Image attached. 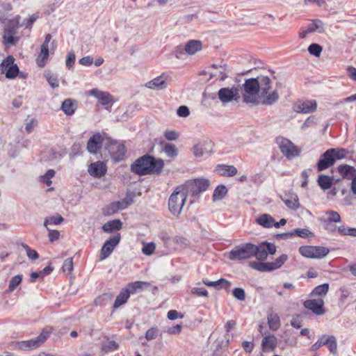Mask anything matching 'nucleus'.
<instances>
[{
	"instance_id": "1",
	"label": "nucleus",
	"mask_w": 356,
	"mask_h": 356,
	"mask_svg": "<svg viewBox=\"0 0 356 356\" xmlns=\"http://www.w3.org/2000/svg\"><path fill=\"white\" fill-rule=\"evenodd\" d=\"M163 165L162 160H156L151 156L145 155L134 162L131 165V170L139 175L159 174Z\"/></svg>"
},
{
	"instance_id": "2",
	"label": "nucleus",
	"mask_w": 356,
	"mask_h": 356,
	"mask_svg": "<svg viewBox=\"0 0 356 356\" xmlns=\"http://www.w3.org/2000/svg\"><path fill=\"white\" fill-rule=\"evenodd\" d=\"M257 79L259 86V95L261 98V103L267 106L275 103L279 99V94L276 90L270 92L272 86L271 79L267 76H259L257 77Z\"/></svg>"
},
{
	"instance_id": "3",
	"label": "nucleus",
	"mask_w": 356,
	"mask_h": 356,
	"mask_svg": "<svg viewBox=\"0 0 356 356\" xmlns=\"http://www.w3.org/2000/svg\"><path fill=\"white\" fill-rule=\"evenodd\" d=\"M179 186L181 190L184 191L186 197L188 195L195 197L207 190L209 186V181L204 178L194 179L188 180L184 184Z\"/></svg>"
},
{
	"instance_id": "4",
	"label": "nucleus",
	"mask_w": 356,
	"mask_h": 356,
	"mask_svg": "<svg viewBox=\"0 0 356 356\" xmlns=\"http://www.w3.org/2000/svg\"><path fill=\"white\" fill-rule=\"evenodd\" d=\"M257 78L248 79L243 84L244 92L243 94V101L245 103L253 104H259V86Z\"/></svg>"
},
{
	"instance_id": "5",
	"label": "nucleus",
	"mask_w": 356,
	"mask_h": 356,
	"mask_svg": "<svg viewBox=\"0 0 356 356\" xmlns=\"http://www.w3.org/2000/svg\"><path fill=\"white\" fill-rule=\"evenodd\" d=\"M183 191L179 186H177L169 197L168 209L175 216H178L180 214L185 204L187 197Z\"/></svg>"
},
{
	"instance_id": "6",
	"label": "nucleus",
	"mask_w": 356,
	"mask_h": 356,
	"mask_svg": "<svg viewBox=\"0 0 356 356\" xmlns=\"http://www.w3.org/2000/svg\"><path fill=\"white\" fill-rule=\"evenodd\" d=\"M51 330L44 329L41 333L36 337L27 341H20L15 343V348L22 350H29L36 349L43 344L49 337Z\"/></svg>"
},
{
	"instance_id": "7",
	"label": "nucleus",
	"mask_w": 356,
	"mask_h": 356,
	"mask_svg": "<svg viewBox=\"0 0 356 356\" xmlns=\"http://www.w3.org/2000/svg\"><path fill=\"white\" fill-rule=\"evenodd\" d=\"M106 149L108 150L111 159L115 161L124 160L127 152L124 145L118 140L112 139L108 136Z\"/></svg>"
},
{
	"instance_id": "8",
	"label": "nucleus",
	"mask_w": 356,
	"mask_h": 356,
	"mask_svg": "<svg viewBox=\"0 0 356 356\" xmlns=\"http://www.w3.org/2000/svg\"><path fill=\"white\" fill-rule=\"evenodd\" d=\"M253 244L243 243L234 247L229 254V259L232 261H241L252 257Z\"/></svg>"
},
{
	"instance_id": "9",
	"label": "nucleus",
	"mask_w": 356,
	"mask_h": 356,
	"mask_svg": "<svg viewBox=\"0 0 356 356\" xmlns=\"http://www.w3.org/2000/svg\"><path fill=\"white\" fill-rule=\"evenodd\" d=\"M108 138V134L104 132L93 134L88 141L87 150L91 154H97L102 146L106 148Z\"/></svg>"
},
{
	"instance_id": "10",
	"label": "nucleus",
	"mask_w": 356,
	"mask_h": 356,
	"mask_svg": "<svg viewBox=\"0 0 356 356\" xmlns=\"http://www.w3.org/2000/svg\"><path fill=\"white\" fill-rule=\"evenodd\" d=\"M300 254L309 259H321L329 253V249L321 246L304 245L299 248Z\"/></svg>"
},
{
	"instance_id": "11",
	"label": "nucleus",
	"mask_w": 356,
	"mask_h": 356,
	"mask_svg": "<svg viewBox=\"0 0 356 356\" xmlns=\"http://www.w3.org/2000/svg\"><path fill=\"white\" fill-rule=\"evenodd\" d=\"M276 142L280 151L287 159H291L299 156L298 147L289 139L280 137L276 139Z\"/></svg>"
},
{
	"instance_id": "12",
	"label": "nucleus",
	"mask_w": 356,
	"mask_h": 356,
	"mask_svg": "<svg viewBox=\"0 0 356 356\" xmlns=\"http://www.w3.org/2000/svg\"><path fill=\"white\" fill-rule=\"evenodd\" d=\"M15 59L12 56H7L0 64V71L5 73L8 79H13L19 73V67L14 63Z\"/></svg>"
},
{
	"instance_id": "13",
	"label": "nucleus",
	"mask_w": 356,
	"mask_h": 356,
	"mask_svg": "<svg viewBox=\"0 0 356 356\" xmlns=\"http://www.w3.org/2000/svg\"><path fill=\"white\" fill-rule=\"evenodd\" d=\"M120 234H116L113 237L105 241L100 250L99 259L101 261L106 259L111 255L115 248L120 242Z\"/></svg>"
},
{
	"instance_id": "14",
	"label": "nucleus",
	"mask_w": 356,
	"mask_h": 356,
	"mask_svg": "<svg viewBox=\"0 0 356 356\" xmlns=\"http://www.w3.org/2000/svg\"><path fill=\"white\" fill-rule=\"evenodd\" d=\"M303 305L307 309L312 311L316 315H322L325 311L323 307L324 301L323 299H309L304 302Z\"/></svg>"
},
{
	"instance_id": "15",
	"label": "nucleus",
	"mask_w": 356,
	"mask_h": 356,
	"mask_svg": "<svg viewBox=\"0 0 356 356\" xmlns=\"http://www.w3.org/2000/svg\"><path fill=\"white\" fill-rule=\"evenodd\" d=\"M332 152L327 149L323 154H321L317 164V169L318 171H323L332 166L335 161L331 154Z\"/></svg>"
},
{
	"instance_id": "16",
	"label": "nucleus",
	"mask_w": 356,
	"mask_h": 356,
	"mask_svg": "<svg viewBox=\"0 0 356 356\" xmlns=\"http://www.w3.org/2000/svg\"><path fill=\"white\" fill-rule=\"evenodd\" d=\"M317 107L315 100H306L299 102L294 106V111L297 113H309L316 111Z\"/></svg>"
},
{
	"instance_id": "17",
	"label": "nucleus",
	"mask_w": 356,
	"mask_h": 356,
	"mask_svg": "<svg viewBox=\"0 0 356 356\" xmlns=\"http://www.w3.org/2000/svg\"><path fill=\"white\" fill-rule=\"evenodd\" d=\"M89 94L95 97L103 106L112 105L113 103V97L108 92L95 88L90 90Z\"/></svg>"
},
{
	"instance_id": "18",
	"label": "nucleus",
	"mask_w": 356,
	"mask_h": 356,
	"mask_svg": "<svg viewBox=\"0 0 356 356\" xmlns=\"http://www.w3.org/2000/svg\"><path fill=\"white\" fill-rule=\"evenodd\" d=\"M238 97V91L236 88H222L218 91V97L223 103H227Z\"/></svg>"
},
{
	"instance_id": "19",
	"label": "nucleus",
	"mask_w": 356,
	"mask_h": 356,
	"mask_svg": "<svg viewBox=\"0 0 356 356\" xmlns=\"http://www.w3.org/2000/svg\"><path fill=\"white\" fill-rule=\"evenodd\" d=\"M145 86L151 90H161L167 87L166 78L164 74H161L152 80L147 82Z\"/></svg>"
},
{
	"instance_id": "20",
	"label": "nucleus",
	"mask_w": 356,
	"mask_h": 356,
	"mask_svg": "<svg viewBox=\"0 0 356 356\" xmlns=\"http://www.w3.org/2000/svg\"><path fill=\"white\" fill-rule=\"evenodd\" d=\"M88 172L94 177H102L106 172V167L103 162L97 161L89 165Z\"/></svg>"
},
{
	"instance_id": "21",
	"label": "nucleus",
	"mask_w": 356,
	"mask_h": 356,
	"mask_svg": "<svg viewBox=\"0 0 356 356\" xmlns=\"http://www.w3.org/2000/svg\"><path fill=\"white\" fill-rule=\"evenodd\" d=\"M285 205L290 209L297 210L300 207L299 199L298 195L294 193L286 194L281 197Z\"/></svg>"
},
{
	"instance_id": "22",
	"label": "nucleus",
	"mask_w": 356,
	"mask_h": 356,
	"mask_svg": "<svg viewBox=\"0 0 356 356\" xmlns=\"http://www.w3.org/2000/svg\"><path fill=\"white\" fill-rule=\"evenodd\" d=\"M267 321L269 329L270 330L277 331L280 327V318L279 315L274 312L272 309L268 311Z\"/></svg>"
},
{
	"instance_id": "23",
	"label": "nucleus",
	"mask_w": 356,
	"mask_h": 356,
	"mask_svg": "<svg viewBox=\"0 0 356 356\" xmlns=\"http://www.w3.org/2000/svg\"><path fill=\"white\" fill-rule=\"evenodd\" d=\"M338 172L343 179H352L356 177V170L349 165L343 164L338 166Z\"/></svg>"
},
{
	"instance_id": "24",
	"label": "nucleus",
	"mask_w": 356,
	"mask_h": 356,
	"mask_svg": "<svg viewBox=\"0 0 356 356\" xmlns=\"http://www.w3.org/2000/svg\"><path fill=\"white\" fill-rule=\"evenodd\" d=\"M211 147V143H200L193 147L192 152L195 157H201L205 154H210L211 151L209 147Z\"/></svg>"
},
{
	"instance_id": "25",
	"label": "nucleus",
	"mask_w": 356,
	"mask_h": 356,
	"mask_svg": "<svg viewBox=\"0 0 356 356\" xmlns=\"http://www.w3.org/2000/svg\"><path fill=\"white\" fill-rule=\"evenodd\" d=\"M216 171L222 176L232 177L237 173V169L233 165L225 164L218 165Z\"/></svg>"
},
{
	"instance_id": "26",
	"label": "nucleus",
	"mask_w": 356,
	"mask_h": 356,
	"mask_svg": "<svg viewBox=\"0 0 356 356\" xmlns=\"http://www.w3.org/2000/svg\"><path fill=\"white\" fill-rule=\"evenodd\" d=\"M122 222L118 219H115L104 224L102 226V230L106 233H112L114 231L120 230L122 228Z\"/></svg>"
},
{
	"instance_id": "27",
	"label": "nucleus",
	"mask_w": 356,
	"mask_h": 356,
	"mask_svg": "<svg viewBox=\"0 0 356 356\" xmlns=\"http://www.w3.org/2000/svg\"><path fill=\"white\" fill-rule=\"evenodd\" d=\"M202 47L200 41L192 40L186 44L184 49L188 54L193 55L201 50Z\"/></svg>"
},
{
	"instance_id": "28",
	"label": "nucleus",
	"mask_w": 356,
	"mask_h": 356,
	"mask_svg": "<svg viewBox=\"0 0 356 356\" xmlns=\"http://www.w3.org/2000/svg\"><path fill=\"white\" fill-rule=\"evenodd\" d=\"M252 257H255L258 260L264 261L267 259L268 254L265 248V245L261 243L259 245L253 244Z\"/></svg>"
},
{
	"instance_id": "29",
	"label": "nucleus",
	"mask_w": 356,
	"mask_h": 356,
	"mask_svg": "<svg viewBox=\"0 0 356 356\" xmlns=\"http://www.w3.org/2000/svg\"><path fill=\"white\" fill-rule=\"evenodd\" d=\"M130 294L126 289H123L116 297L113 308L116 309L124 305L129 298Z\"/></svg>"
},
{
	"instance_id": "30",
	"label": "nucleus",
	"mask_w": 356,
	"mask_h": 356,
	"mask_svg": "<svg viewBox=\"0 0 356 356\" xmlns=\"http://www.w3.org/2000/svg\"><path fill=\"white\" fill-rule=\"evenodd\" d=\"M317 182L321 188L325 191L331 188L333 184V178L322 174L318 176Z\"/></svg>"
},
{
	"instance_id": "31",
	"label": "nucleus",
	"mask_w": 356,
	"mask_h": 356,
	"mask_svg": "<svg viewBox=\"0 0 356 356\" xmlns=\"http://www.w3.org/2000/svg\"><path fill=\"white\" fill-rule=\"evenodd\" d=\"M257 222L265 228H270L273 226L274 218L270 215L265 213L257 218Z\"/></svg>"
},
{
	"instance_id": "32",
	"label": "nucleus",
	"mask_w": 356,
	"mask_h": 356,
	"mask_svg": "<svg viewBox=\"0 0 356 356\" xmlns=\"http://www.w3.org/2000/svg\"><path fill=\"white\" fill-rule=\"evenodd\" d=\"M227 193V188L225 185H218L214 190L212 199L213 202L222 200Z\"/></svg>"
},
{
	"instance_id": "33",
	"label": "nucleus",
	"mask_w": 356,
	"mask_h": 356,
	"mask_svg": "<svg viewBox=\"0 0 356 356\" xmlns=\"http://www.w3.org/2000/svg\"><path fill=\"white\" fill-rule=\"evenodd\" d=\"M64 219L60 214H55L54 216L47 217L44 219V226L46 228H49V225H58L63 222Z\"/></svg>"
},
{
	"instance_id": "34",
	"label": "nucleus",
	"mask_w": 356,
	"mask_h": 356,
	"mask_svg": "<svg viewBox=\"0 0 356 356\" xmlns=\"http://www.w3.org/2000/svg\"><path fill=\"white\" fill-rule=\"evenodd\" d=\"M329 291V284L327 283H324L323 284H320L316 286L312 293H310L311 296H320L324 297L326 296Z\"/></svg>"
},
{
	"instance_id": "35",
	"label": "nucleus",
	"mask_w": 356,
	"mask_h": 356,
	"mask_svg": "<svg viewBox=\"0 0 356 356\" xmlns=\"http://www.w3.org/2000/svg\"><path fill=\"white\" fill-rule=\"evenodd\" d=\"M261 346L264 350L274 348L276 346V337L274 334L268 335L262 339Z\"/></svg>"
},
{
	"instance_id": "36",
	"label": "nucleus",
	"mask_w": 356,
	"mask_h": 356,
	"mask_svg": "<svg viewBox=\"0 0 356 356\" xmlns=\"http://www.w3.org/2000/svg\"><path fill=\"white\" fill-rule=\"evenodd\" d=\"M149 286V284L147 282L136 281L129 284L126 289L130 294L136 293L138 290L142 289L143 286Z\"/></svg>"
},
{
	"instance_id": "37",
	"label": "nucleus",
	"mask_w": 356,
	"mask_h": 356,
	"mask_svg": "<svg viewBox=\"0 0 356 356\" xmlns=\"http://www.w3.org/2000/svg\"><path fill=\"white\" fill-rule=\"evenodd\" d=\"M49 56V46L41 45L40 52L38 56L37 62L40 67H43L45 64V60Z\"/></svg>"
},
{
	"instance_id": "38",
	"label": "nucleus",
	"mask_w": 356,
	"mask_h": 356,
	"mask_svg": "<svg viewBox=\"0 0 356 356\" xmlns=\"http://www.w3.org/2000/svg\"><path fill=\"white\" fill-rule=\"evenodd\" d=\"M318 31L319 33L325 31L324 24L320 19H315L312 20V24L307 27V32H314Z\"/></svg>"
},
{
	"instance_id": "39",
	"label": "nucleus",
	"mask_w": 356,
	"mask_h": 356,
	"mask_svg": "<svg viewBox=\"0 0 356 356\" xmlns=\"http://www.w3.org/2000/svg\"><path fill=\"white\" fill-rule=\"evenodd\" d=\"M113 296L111 293H105L95 299V305L98 306H104L113 299Z\"/></svg>"
},
{
	"instance_id": "40",
	"label": "nucleus",
	"mask_w": 356,
	"mask_h": 356,
	"mask_svg": "<svg viewBox=\"0 0 356 356\" xmlns=\"http://www.w3.org/2000/svg\"><path fill=\"white\" fill-rule=\"evenodd\" d=\"M16 41H17V38L15 37L14 33H10V31L9 30H4L3 35V42L6 45H13Z\"/></svg>"
},
{
	"instance_id": "41",
	"label": "nucleus",
	"mask_w": 356,
	"mask_h": 356,
	"mask_svg": "<svg viewBox=\"0 0 356 356\" xmlns=\"http://www.w3.org/2000/svg\"><path fill=\"white\" fill-rule=\"evenodd\" d=\"M61 109L66 115H71L74 113L75 107L72 101L67 99L63 102Z\"/></svg>"
},
{
	"instance_id": "42",
	"label": "nucleus",
	"mask_w": 356,
	"mask_h": 356,
	"mask_svg": "<svg viewBox=\"0 0 356 356\" xmlns=\"http://www.w3.org/2000/svg\"><path fill=\"white\" fill-rule=\"evenodd\" d=\"M119 347L117 342L113 340H107L102 344V350L104 353L113 352L116 350Z\"/></svg>"
},
{
	"instance_id": "43",
	"label": "nucleus",
	"mask_w": 356,
	"mask_h": 356,
	"mask_svg": "<svg viewBox=\"0 0 356 356\" xmlns=\"http://www.w3.org/2000/svg\"><path fill=\"white\" fill-rule=\"evenodd\" d=\"M328 149L332 152L331 154L334 161L344 159L348 153V150L343 148H331Z\"/></svg>"
},
{
	"instance_id": "44",
	"label": "nucleus",
	"mask_w": 356,
	"mask_h": 356,
	"mask_svg": "<svg viewBox=\"0 0 356 356\" xmlns=\"http://www.w3.org/2000/svg\"><path fill=\"white\" fill-rule=\"evenodd\" d=\"M22 280V276L17 275L11 278L9 282L8 292H13L20 284Z\"/></svg>"
},
{
	"instance_id": "45",
	"label": "nucleus",
	"mask_w": 356,
	"mask_h": 356,
	"mask_svg": "<svg viewBox=\"0 0 356 356\" xmlns=\"http://www.w3.org/2000/svg\"><path fill=\"white\" fill-rule=\"evenodd\" d=\"M54 175L55 171L54 170H48L44 175L40 177V181L49 186L52 183L51 179L54 177Z\"/></svg>"
},
{
	"instance_id": "46",
	"label": "nucleus",
	"mask_w": 356,
	"mask_h": 356,
	"mask_svg": "<svg viewBox=\"0 0 356 356\" xmlns=\"http://www.w3.org/2000/svg\"><path fill=\"white\" fill-rule=\"evenodd\" d=\"M19 27V21L17 19L14 18L9 19L6 24L4 30H9L10 33L15 34L17 29Z\"/></svg>"
},
{
	"instance_id": "47",
	"label": "nucleus",
	"mask_w": 356,
	"mask_h": 356,
	"mask_svg": "<svg viewBox=\"0 0 356 356\" xmlns=\"http://www.w3.org/2000/svg\"><path fill=\"white\" fill-rule=\"evenodd\" d=\"M326 341H327V346L328 347L329 350L330 351V353L334 354L337 348V342L336 337L332 335L327 336Z\"/></svg>"
},
{
	"instance_id": "48",
	"label": "nucleus",
	"mask_w": 356,
	"mask_h": 356,
	"mask_svg": "<svg viewBox=\"0 0 356 356\" xmlns=\"http://www.w3.org/2000/svg\"><path fill=\"white\" fill-rule=\"evenodd\" d=\"M44 76L51 88H56L58 87L59 82L57 75L51 73H46Z\"/></svg>"
},
{
	"instance_id": "49",
	"label": "nucleus",
	"mask_w": 356,
	"mask_h": 356,
	"mask_svg": "<svg viewBox=\"0 0 356 356\" xmlns=\"http://www.w3.org/2000/svg\"><path fill=\"white\" fill-rule=\"evenodd\" d=\"M294 235H296L300 238H306L313 236V233L308 229L297 228L293 230Z\"/></svg>"
},
{
	"instance_id": "50",
	"label": "nucleus",
	"mask_w": 356,
	"mask_h": 356,
	"mask_svg": "<svg viewBox=\"0 0 356 356\" xmlns=\"http://www.w3.org/2000/svg\"><path fill=\"white\" fill-rule=\"evenodd\" d=\"M325 214L327 216V221L328 222H339L341 221L339 213L335 211H327Z\"/></svg>"
},
{
	"instance_id": "51",
	"label": "nucleus",
	"mask_w": 356,
	"mask_h": 356,
	"mask_svg": "<svg viewBox=\"0 0 356 356\" xmlns=\"http://www.w3.org/2000/svg\"><path fill=\"white\" fill-rule=\"evenodd\" d=\"M327 335H322L318 338L317 341L314 343L310 348L311 351H316L321 347L327 345V341H326Z\"/></svg>"
},
{
	"instance_id": "52",
	"label": "nucleus",
	"mask_w": 356,
	"mask_h": 356,
	"mask_svg": "<svg viewBox=\"0 0 356 356\" xmlns=\"http://www.w3.org/2000/svg\"><path fill=\"white\" fill-rule=\"evenodd\" d=\"M322 47L318 44L312 43L308 47V51L311 55L318 57L322 51Z\"/></svg>"
},
{
	"instance_id": "53",
	"label": "nucleus",
	"mask_w": 356,
	"mask_h": 356,
	"mask_svg": "<svg viewBox=\"0 0 356 356\" xmlns=\"http://www.w3.org/2000/svg\"><path fill=\"white\" fill-rule=\"evenodd\" d=\"M163 151L169 157H174L177 154V150L175 147V145L173 144H165L163 148Z\"/></svg>"
},
{
	"instance_id": "54",
	"label": "nucleus",
	"mask_w": 356,
	"mask_h": 356,
	"mask_svg": "<svg viewBox=\"0 0 356 356\" xmlns=\"http://www.w3.org/2000/svg\"><path fill=\"white\" fill-rule=\"evenodd\" d=\"M156 248L155 243L153 242H149L147 243H144L143 247L142 248V252L145 255H152Z\"/></svg>"
},
{
	"instance_id": "55",
	"label": "nucleus",
	"mask_w": 356,
	"mask_h": 356,
	"mask_svg": "<svg viewBox=\"0 0 356 356\" xmlns=\"http://www.w3.org/2000/svg\"><path fill=\"white\" fill-rule=\"evenodd\" d=\"M118 209H117L116 204L115 202L109 204L105 209L103 210V213L104 216H111L118 211Z\"/></svg>"
},
{
	"instance_id": "56",
	"label": "nucleus",
	"mask_w": 356,
	"mask_h": 356,
	"mask_svg": "<svg viewBox=\"0 0 356 356\" xmlns=\"http://www.w3.org/2000/svg\"><path fill=\"white\" fill-rule=\"evenodd\" d=\"M132 202V200L131 198L125 197L120 201L115 202L117 209L118 210H123L128 207L129 204Z\"/></svg>"
},
{
	"instance_id": "57",
	"label": "nucleus",
	"mask_w": 356,
	"mask_h": 356,
	"mask_svg": "<svg viewBox=\"0 0 356 356\" xmlns=\"http://www.w3.org/2000/svg\"><path fill=\"white\" fill-rule=\"evenodd\" d=\"M233 296L236 299L240 301H243L245 299V292L243 289L240 287L234 289Z\"/></svg>"
},
{
	"instance_id": "58",
	"label": "nucleus",
	"mask_w": 356,
	"mask_h": 356,
	"mask_svg": "<svg viewBox=\"0 0 356 356\" xmlns=\"http://www.w3.org/2000/svg\"><path fill=\"white\" fill-rule=\"evenodd\" d=\"M191 293L200 297H208L207 290L203 287H194L191 289Z\"/></svg>"
},
{
	"instance_id": "59",
	"label": "nucleus",
	"mask_w": 356,
	"mask_h": 356,
	"mask_svg": "<svg viewBox=\"0 0 356 356\" xmlns=\"http://www.w3.org/2000/svg\"><path fill=\"white\" fill-rule=\"evenodd\" d=\"M288 259V256L285 254L280 255L274 261H273L275 270L280 268Z\"/></svg>"
},
{
	"instance_id": "60",
	"label": "nucleus",
	"mask_w": 356,
	"mask_h": 356,
	"mask_svg": "<svg viewBox=\"0 0 356 356\" xmlns=\"http://www.w3.org/2000/svg\"><path fill=\"white\" fill-rule=\"evenodd\" d=\"M159 330L156 327L149 329L145 333V338L147 341L153 340L158 336Z\"/></svg>"
},
{
	"instance_id": "61",
	"label": "nucleus",
	"mask_w": 356,
	"mask_h": 356,
	"mask_svg": "<svg viewBox=\"0 0 356 356\" xmlns=\"http://www.w3.org/2000/svg\"><path fill=\"white\" fill-rule=\"evenodd\" d=\"M250 268L260 272H266L265 262L251 261L249 264Z\"/></svg>"
},
{
	"instance_id": "62",
	"label": "nucleus",
	"mask_w": 356,
	"mask_h": 356,
	"mask_svg": "<svg viewBox=\"0 0 356 356\" xmlns=\"http://www.w3.org/2000/svg\"><path fill=\"white\" fill-rule=\"evenodd\" d=\"M62 268L64 272H71L73 270V259L70 257L65 259Z\"/></svg>"
},
{
	"instance_id": "63",
	"label": "nucleus",
	"mask_w": 356,
	"mask_h": 356,
	"mask_svg": "<svg viewBox=\"0 0 356 356\" xmlns=\"http://www.w3.org/2000/svg\"><path fill=\"white\" fill-rule=\"evenodd\" d=\"M24 248H25L26 254L30 259L35 260L39 257L38 253L35 250L31 249L27 245H24Z\"/></svg>"
},
{
	"instance_id": "64",
	"label": "nucleus",
	"mask_w": 356,
	"mask_h": 356,
	"mask_svg": "<svg viewBox=\"0 0 356 356\" xmlns=\"http://www.w3.org/2000/svg\"><path fill=\"white\" fill-rule=\"evenodd\" d=\"M75 59L76 56L74 52L71 51L67 54L66 58V67L68 69H70L73 66Z\"/></svg>"
}]
</instances>
